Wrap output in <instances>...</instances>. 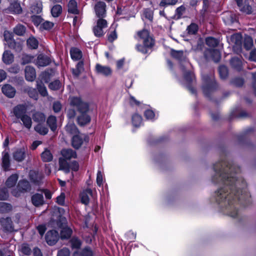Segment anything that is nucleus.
<instances>
[{"instance_id": "obj_1", "label": "nucleus", "mask_w": 256, "mask_h": 256, "mask_svg": "<svg viewBox=\"0 0 256 256\" xmlns=\"http://www.w3.org/2000/svg\"><path fill=\"white\" fill-rule=\"evenodd\" d=\"M213 168L216 174L212 177V182L223 184L216 192V202L222 206L224 204L228 215L236 218L238 216V205L246 208L252 203L246 180L236 176L241 172L240 167L225 157L214 164Z\"/></svg>"}, {"instance_id": "obj_2", "label": "nucleus", "mask_w": 256, "mask_h": 256, "mask_svg": "<svg viewBox=\"0 0 256 256\" xmlns=\"http://www.w3.org/2000/svg\"><path fill=\"white\" fill-rule=\"evenodd\" d=\"M70 106L75 108L80 115L76 118L77 124L80 126H84L90 123L91 117L88 114L90 110V104L84 101L80 96H73L70 98Z\"/></svg>"}, {"instance_id": "obj_3", "label": "nucleus", "mask_w": 256, "mask_h": 256, "mask_svg": "<svg viewBox=\"0 0 256 256\" xmlns=\"http://www.w3.org/2000/svg\"><path fill=\"white\" fill-rule=\"evenodd\" d=\"M137 35L142 42V44H138L136 46V49L144 54L149 55L152 52L156 44L153 35L150 34L149 30L145 28L138 31Z\"/></svg>"}, {"instance_id": "obj_4", "label": "nucleus", "mask_w": 256, "mask_h": 256, "mask_svg": "<svg viewBox=\"0 0 256 256\" xmlns=\"http://www.w3.org/2000/svg\"><path fill=\"white\" fill-rule=\"evenodd\" d=\"M202 90L204 96L212 100V94L218 88V84L214 78L209 75H204L202 78Z\"/></svg>"}, {"instance_id": "obj_5", "label": "nucleus", "mask_w": 256, "mask_h": 256, "mask_svg": "<svg viewBox=\"0 0 256 256\" xmlns=\"http://www.w3.org/2000/svg\"><path fill=\"white\" fill-rule=\"evenodd\" d=\"M31 190L32 186L30 182L26 179H22L18 182L16 188L12 191V194L14 196L18 198L22 194L29 192Z\"/></svg>"}, {"instance_id": "obj_6", "label": "nucleus", "mask_w": 256, "mask_h": 256, "mask_svg": "<svg viewBox=\"0 0 256 256\" xmlns=\"http://www.w3.org/2000/svg\"><path fill=\"white\" fill-rule=\"evenodd\" d=\"M90 140V138L88 135L76 134L72 136L71 139V144L72 148L76 150H78L84 143L86 145Z\"/></svg>"}, {"instance_id": "obj_7", "label": "nucleus", "mask_w": 256, "mask_h": 256, "mask_svg": "<svg viewBox=\"0 0 256 256\" xmlns=\"http://www.w3.org/2000/svg\"><path fill=\"white\" fill-rule=\"evenodd\" d=\"M59 238V234L55 230H48L45 236L46 241L49 246L54 245L58 242Z\"/></svg>"}, {"instance_id": "obj_8", "label": "nucleus", "mask_w": 256, "mask_h": 256, "mask_svg": "<svg viewBox=\"0 0 256 256\" xmlns=\"http://www.w3.org/2000/svg\"><path fill=\"white\" fill-rule=\"evenodd\" d=\"M4 39L8 42V47L16 51L20 52L22 49V45L20 42H16L12 34H9V37L8 38L6 34H4Z\"/></svg>"}, {"instance_id": "obj_9", "label": "nucleus", "mask_w": 256, "mask_h": 256, "mask_svg": "<svg viewBox=\"0 0 256 256\" xmlns=\"http://www.w3.org/2000/svg\"><path fill=\"white\" fill-rule=\"evenodd\" d=\"M204 55L206 59L210 58L215 62H219L221 59L220 52L216 49L207 48L204 50Z\"/></svg>"}, {"instance_id": "obj_10", "label": "nucleus", "mask_w": 256, "mask_h": 256, "mask_svg": "<svg viewBox=\"0 0 256 256\" xmlns=\"http://www.w3.org/2000/svg\"><path fill=\"white\" fill-rule=\"evenodd\" d=\"M28 108L26 104H18L13 108L12 113L16 118L20 119L26 114Z\"/></svg>"}, {"instance_id": "obj_11", "label": "nucleus", "mask_w": 256, "mask_h": 256, "mask_svg": "<svg viewBox=\"0 0 256 256\" xmlns=\"http://www.w3.org/2000/svg\"><path fill=\"white\" fill-rule=\"evenodd\" d=\"M254 131L253 128H250L246 129L243 133L236 136L238 142L240 144H246L249 146L251 144L248 137V134Z\"/></svg>"}, {"instance_id": "obj_12", "label": "nucleus", "mask_w": 256, "mask_h": 256, "mask_svg": "<svg viewBox=\"0 0 256 256\" xmlns=\"http://www.w3.org/2000/svg\"><path fill=\"white\" fill-rule=\"evenodd\" d=\"M94 10L96 16L98 18H104L106 16V4L103 2L96 3Z\"/></svg>"}, {"instance_id": "obj_13", "label": "nucleus", "mask_w": 256, "mask_h": 256, "mask_svg": "<svg viewBox=\"0 0 256 256\" xmlns=\"http://www.w3.org/2000/svg\"><path fill=\"white\" fill-rule=\"evenodd\" d=\"M0 223L4 231L6 232H12L14 231V226L10 217L2 218L0 220Z\"/></svg>"}, {"instance_id": "obj_14", "label": "nucleus", "mask_w": 256, "mask_h": 256, "mask_svg": "<svg viewBox=\"0 0 256 256\" xmlns=\"http://www.w3.org/2000/svg\"><path fill=\"white\" fill-rule=\"evenodd\" d=\"M96 73L102 74L104 76H108L112 75V70L108 66H104L100 64H96L95 66Z\"/></svg>"}, {"instance_id": "obj_15", "label": "nucleus", "mask_w": 256, "mask_h": 256, "mask_svg": "<svg viewBox=\"0 0 256 256\" xmlns=\"http://www.w3.org/2000/svg\"><path fill=\"white\" fill-rule=\"evenodd\" d=\"M2 93L8 98H13L16 93V90L14 87L10 84H5L2 88Z\"/></svg>"}, {"instance_id": "obj_16", "label": "nucleus", "mask_w": 256, "mask_h": 256, "mask_svg": "<svg viewBox=\"0 0 256 256\" xmlns=\"http://www.w3.org/2000/svg\"><path fill=\"white\" fill-rule=\"evenodd\" d=\"M2 166L4 171L9 170L10 166V160L8 150H5L2 152Z\"/></svg>"}, {"instance_id": "obj_17", "label": "nucleus", "mask_w": 256, "mask_h": 256, "mask_svg": "<svg viewBox=\"0 0 256 256\" xmlns=\"http://www.w3.org/2000/svg\"><path fill=\"white\" fill-rule=\"evenodd\" d=\"M51 62V58L48 56L40 54L37 57L36 64L38 67H44L48 66Z\"/></svg>"}, {"instance_id": "obj_18", "label": "nucleus", "mask_w": 256, "mask_h": 256, "mask_svg": "<svg viewBox=\"0 0 256 256\" xmlns=\"http://www.w3.org/2000/svg\"><path fill=\"white\" fill-rule=\"evenodd\" d=\"M26 155V150L24 148H18L12 154L14 160L18 162L24 160Z\"/></svg>"}, {"instance_id": "obj_19", "label": "nucleus", "mask_w": 256, "mask_h": 256, "mask_svg": "<svg viewBox=\"0 0 256 256\" xmlns=\"http://www.w3.org/2000/svg\"><path fill=\"white\" fill-rule=\"evenodd\" d=\"M73 256H94V252L90 246H86L80 250L74 252Z\"/></svg>"}, {"instance_id": "obj_20", "label": "nucleus", "mask_w": 256, "mask_h": 256, "mask_svg": "<svg viewBox=\"0 0 256 256\" xmlns=\"http://www.w3.org/2000/svg\"><path fill=\"white\" fill-rule=\"evenodd\" d=\"M26 80L29 82L34 81L36 77V72L34 68L30 66H27L24 69Z\"/></svg>"}, {"instance_id": "obj_21", "label": "nucleus", "mask_w": 256, "mask_h": 256, "mask_svg": "<svg viewBox=\"0 0 256 256\" xmlns=\"http://www.w3.org/2000/svg\"><path fill=\"white\" fill-rule=\"evenodd\" d=\"M32 204L36 207H38L43 205L44 203L42 194L36 193L31 197Z\"/></svg>"}, {"instance_id": "obj_22", "label": "nucleus", "mask_w": 256, "mask_h": 256, "mask_svg": "<svg viewBox=\"0 0 256 256\" xmlns=\"http://www.w3.org/2000/svg\"><path fill=\"white\" fill-rule=\"evenodd\" d=\"M30 179L34 184L38 185L42 182V176L39 174L38 172L30 170Z\"/></svg>"}, {"instance_id": "obj_23", "label": "nucleus", "mask_w": 256, "mask_h": 256, "mask_svg": "<svg viewBox=\"0 0 256 256\" xmlns=\"http://www.w3.org/2000/svg\"><path fill=\"white\" fill-rule=\"evenodd\" d=\"M92 191L90 188H87L84 190L80 194L81 202L86 206L88 205L90 202V198L88 194L92 195Z\"/></svg>"}, {"instance_id": "obj_24", "label": "nucleus", "mask_w": 256, "mask_h": 256, "mask_svg": "<svg viewBox=\"0 0 256 256\" xmlns=\"http://www.w3.org/2000/svg\"><path fill=\"white\" fill-rule=\"evenodd\" d=\"M72 234V230L71 228L66 226L61 228L60 232V238L62 240L69 239Z\"/></svg>"}, {"instance_id": "obj_25", "label": "nucleus", "mask_w": 256, "mask_h": 256, "mask_svg": "<svg viewBox=\"0 0 256 256\" xmlns=\"http://www.w3.org/2000/svg\"><path fill=\"white\" fill-rule=\"evenodd\" d=\"M61 154L63 156V158L70 160L72 158H76L77 154L75 150L71 149H62L61 151Z\"/></svg>"}, {"instance_id": "obj_26", "label": "nucleus", "mask_w": 256, "mask_h": 256, "mask_svg": "<svg viewBox=\"0 0 256 256\" xmlns=\"http://www.w3.org/2000/svg\"><path fill=\"white\" fill-rule=\"evenodd\" d=\"M70 53L72 59L74 60H80L82 57V52L78 48L76 47L71 48Z\"/></svg>"}, {"instance_id": "obj_27", "label": "nucleus", "mask_w": 256, "mask_h": 256, "mask_svg": "<svg viewBox=\"0 0 256 256\" xmlns=\"http://www.w3.org/2000/svg\"><path fill=\"white\" fill-rule=\"evenodd\" d=\"M54 71L52 68H48L42 72L40 74V78L42 81L46 83H48L50 80L52 76Z\"/></svg>"}, {"instance_id": "obj_28", "label": "nucleus", "mask_w": 256, "mask_h": 256, "mask_svg": "<svg viewBox=\"0 0 256 256\" xmlns=\"http://www.w3.org/2000/svg\"><path fill=\"white\" fill-rule=\"evenodd\" d=\"M230 64L232 68L237 70L240 72L242 69V62L241 60L238 57H233L230 60Z\"/></svg>"}, {"instance_id": "obj_29", "label": "nucleus", "mask_w": 256, "mask_h": 256, "mask_svg": "<svg viewBox=\"0 0 256 256\" xmlns=\"http://www.w3.org/2000/svg\"><path fill=\"white\" fill-rule=\"evenodd\" d=\"M2 61L6 64H12L14 60V56L10 50H5L2 54Z\"/></svg>"}, {"instance_id": "obj_30", "label": "nucleus", "mask_w": 256, "mask_h": 256, "mask_svg": "<svg viewBox=\"0 0 256 256\" xmlns=\"http://www.w3.org/2000/svg\"><path fill=\"white\" fill-rule=\"evenodd\" d=\"M18 174H12L6 180V186L8 188H12L18 182Z\"/></svg>"}, {"instance_id": "obj_31", "label": "nucleus", "mask_w": 256, "mask_h": 256, "mask_svg": "<svg viewBox=\"0 0 256 256\" xmlns=\"http://www.w3.org/2000/svg\"><path fill=\"white\" fill-rule=\"evenodd\" d=\"M68 13L78 14L79 10L78 9V4L76 0H70L68 4Z\"/></svg>"}, {"instance_id": "obj_32", "label": "nucleus", "mask_w": 256, "mask_h": 256, "mask_svg": "<svg viewBox=\"0 0 256 256\" xmlns=\"http://www.w3.org/2000/svg\"><path fill=\"white\" fill-rule=\"evenodd\" d=\"M38 41L34 36H30L26 40L28 48L31 50L37 49L38 46Z\"/></svg>"}, {"instance_id": "obj_33", "label": "nucleus", "mask_w": 256, "mask_h": 256, "mask_svg": "<svg viewBox=\"0 0 256 256\" xmlns=\"http://www.w3.org/2000/svg\"><path fill=\"white\" fill-rule=\"evenodd\" d=\"M9 8L12 14H20L22 12V8L18 2H11Z\"/></svg>"}, {"instance_id": "obj_34", "label": "nucleus", "mask_w": 256, "mask_h": 256, "mask_svg": "<svg viewBox=\"0 0 256 256\" xmlns=\"http://www.w3.org/2000/svg\"><path fill=\"white\" fill-rule=\"evenodd\" d=\"M46 123L52 131H56L57 128V124L56 118L55 116L52 115L49 116L47 118Z\"/></svg>"}, {"instance_id": "obj_35", "label": "nucleus", "mask_w": 256, "mask_h": 256, "mask_svg": "<svg viewBox=\"0 0 256 256\" xmlns=\"http://www.w3.org/2000/svg\"><path fill=\"white\" fill-rule=\"evenodd\" d=\"M41 158L44 162H50L53 159V156L50 150L46 148L41 154Z\"/></svg>"}, {"instance_id": "obj_36", "label": "nucleus", "mask_w": 256, "mask_h": 256, "mask_svg": "<svg viewBox=\"0 0 256 256\" xmlns=\"http://www.w3.org/2000/svg\"><path fill=\"white\" fill-rule=\"evenodd\" d=\"M218 74L222 80H226L228 76V70L224 65H220L218 67Z\"/></svg>"}, {"instance_id": "obj_37", "label": "nucleus", "mask_w": 256, "mask_h": 256, "mask_svg": "<svg viewBox=\"0 0 256 256\" xmlns=\"http://www.w3.org/2000/svg\"><path fill=\"white\" fill-rule=\"evenodd\" d=\"M62 8L60 4H55L51 8L50 12L52 16L54 18L58 17L62 13Z\"/></svg>"}, {"instance_id": "obj_38", "label": "nucleus", "mask_w": 256, "mask_h": 256, "mask_svg": "<svg viewBox=\"0 0 256 256\" xmlns=\"http://www.w3.org/2000/svg\"><path fill=\"white\" fill-rule=\"evenodd\" d=\"M142 116L137 113H135L132 116V122L134 127H140L142 122Z\"/></svg>"}, {"instance_id": "obj_39", "label": "nucleus", "mask_w": 256, "mask_h": 256, "mask_svg": "<svg viewBox=\"0 0 256 256\" xmlns=\"http://www.w3.org/2000/svg\"><path fill=\"white\" fill-rule=\"evenodd\" d=\"M13 31L16 35L23 36L26 33V28L23 24H19L14 28Z\"/></svg>"}, {"instance_id": "obj_40", "label": "nucleus", "mask_w": 256, "mask_h": 256, "mask_svg": "<svg viewBox=\"0 0 256 256\" xmlns=\"http://www.w3.org/2000/svg\"><path fill=\"white\" fill-rule=\"evenodd\" d=\"M171 56L178 60L179 62H182L184 58V52L182 50H176L174 49H172L170 51Z\"/></svg>"}, {"instance_id": "obj_41", "label": "nucleus", "mask_w": 256, "mask_h": 256, "mask_svg": "<svg viewBox=\"0 0 256 256\" xmlns=\"http://www.w3.org/2000/svg\"><path fill=\"white\" fill-rule=\"evenodd\" d=\"M244 82V80L242 78L236 76L232 78L230 82L232 85L238 88L242 87Z\"/></svg>"}, {"instance_id": "obj_42", "label": "nucleus", "mask_w": 256, "mask_h": 256, "mask_svg": "<svg viewBox=\"0 0 256 256\" xmlns=\"http://www.w3.org/2000/svg\"><path fill=\"white\" fill-rule=\"evenodd\" d=\"M205 42L207 46L212 48L216 47L219 44L218 40L212 36L207 37L205 40Z\"/></svg>"}, {"instance_id": "obj_43", "label": "nucleus", "mask_w": 256, "mask_h": 256, "mask_svg": "<svg viewBox=\"0 0 256 256\" xmlns=\"http://www.w3.org/2000/svg\"><path fill=\"white\" fill-rule=\"evenodd\" d=\"M59 166L60 170H64L66 172H70V163L67 162V160L62 158H60Z\"/></svg>"}, {"instance_id": "obj_44", "label": "nucleus", "mask_w": 256, "mask_h": 256, "mask_svg": "<svg viewBox=\"0 0 256 256\" xmlns=\"http://www.w3.org/2000/svg\"><path fill=\"white\" fill-rule=\"evenodd\" d=\"M248 114L244 111L242 110L240 112L236 114L234 110H233L230 114L229 120H230L233 118H244L248 116Z\"/></svg>"}, {"instance_id": "obj_45", "label": "nucleus", "mask_w": 256, "mask_h": 256, "mask_svg": "<svg viewBox=\"0 0 256 256\" xmlns=\"http://www.w3.org/2000/svg\"><path fill=\"white\" fill-rule=\"evenodd\" d=\"M198 30V25L194 22L191 23L186 28V31L188 34L195 35L197 34Z\"/></svg>"}, {"instance_id": "obj_46", "label": "nucleus", "mask_w": 256, "mask_h": 256, "mask_svg": "<svg viewBox=\"0 0 256 256\" xmlns=\"http://www.w3.org/2000/svg\"><path fill=\"white\" fill-rule=\"evenodd\" d=\"M32 118L35 122L42 123L45 122L46 116L42 112H36L33 114Z\"/></svg>"}, {"instance_id": "obj_47", "label": "nucleus", "mask_w": 256, "mask_h": 256, "mask_svg": "<svg viewBox=\"0 0 256 256\" xmlns=\"http://www.w3.org/2000/svg\"><path fill=\"white\" fill-rule=\"evenodd\" d=\"M72 249H79L82 246V242L78 237H72L70 241Z\"/></svg>"}, {"instance_id": "obj_48", "label": "nucleus", "mask_w": 256, "mask_h": 256, "mask_svg": "<svg viewBox=\"0 0 256 256\" xmlns=\"http://www.w3.org/2000/svg\"><path fill=\"white\" fill-rule=\"evenodd\" d=\"M23 123L24 126L28 129H30L32 125L31 118L27 114L20 118Z\"/></svg>"}, {"instance_id": "obj_49", "label": "nucleus", "mask_w": 256, "mask_h": 256, "mask_svg": "<svg viewBox=\"0 0 256 256\" xmlns=\"http://www.w3.org/2000/svg\"><path fill=\"white\" fill-rule=\"evenodd\" d=\"M54 23L48 20L43 21L42 23L40 24V28L43 30H46L49 31L54 26Z\"/></svg>"}, {"instance_id": "obj_50", "label": "nucleus", "mask_w": 256, "mask_h": 256, "mask_svg": "<svg viewBox=\"0 0 256 256\" xmlns=\"http://www.w3.org/2000/svg\"><path fill=\"white\" fill-rule=\"evenodd\" d=\"M36 88L38 92L42 96H46L48 95V92L44 84L42 82H38Z\"/></svg>"}, {"instance_id": "obj_51", "label": "nucleus", "mask_w": 256, "mask_h": 256, "mask_svg": "<svg viewBox=\"0 0 256 256\" xmlns=\"http://www.w3.org/2000/svg\"><path fill=\"white\" fill-rule=\"evenodd\" d=\"M62 86V83L59 80H56L49 84L48 88L52 90H59Z\"/></svg>"}, {"instance_id": "obj_52", "label": "nucleus", "mask_w": 256, "mask_h": 256, "mask_svg": "<svg viewBox=\"0 0 256 256\" xmlns=\"http://www.w3.org/2000/svg\"><path fill=\"white\" fill-rule=\"evenodd\" d=\"M34 129L39 134L43 136L46 134L48 132V129L40 124H38L36 126Z\"/></svg>"}, {"instance_id": "obj_53", "label": "nucleus", "mask_w": 256, "mask_h": 256, "mask_svg": "<svg viewBox=\"0 0 256 256\" xmlns=\"http://www.w3.org/2000/svg\"><path fill=\"white\" fill-rule=\"evenodd\" d=\"M108 40L112 43L118 38V35L116 29L110 30L107 34Z\"/></svg>"}, {"instance_id": "obj_54", "label": "nucleus", "mask_w": 256, "mask_h": 256, "mask_svg": "<svg viewBox=\"0 0 256 256\" xmlns=\"http://www.w3.org/2000/svg\"><path fill=\"white\" fill-rule=\"evenodd\" d=\"M12 210V206L10 204L0 202V212H8Z\"/></svg>"}, {"instance_id": "obj_55", "label": "nucleus", "mask_w": 256, "mask_h": 256, "mask_svg": "<svg viewBox=\"0 0 256 256\" xmlns=\"http://www.w3.org/2000/svg\"><path fill=\"white\" fill-rule=\"evenodd\" d=\"M253 46V40L250 36L244 38V48L247 50L252 48Z\"/></svg>"}, {"instance_id": "obj_56", "label": "nucleus", "mask_w": 256, "mask_h": 256, "mask_svg": "<svg viewBox=\"0 0 256 256\" xmlns=\"http://www.w3.org/2000/svg\"><path fill=\"white\" fill-rule=\"evenodd\" d=\"M42 4L36 3L30 8V11L34 14H40L42 12Z\"/></svg>"}, {"instance_id": "obj_57", "label": "nucleus", "mask_w": 256, "mask_h": 256, "mask_svg": "<svg viewBox=\"0 0 256 256\" xmlns=\"http://www.w3.org/2000/svg\"><path fill=\"white\" fill-rule=\"evenodd\" d=\"M178 2V0H162L159 4L161 7L166 8L169 6H174Z\"/></svg>"}, {"instance_id": "obj_58", "label": "nucleus", "mask_w": 256, "mask_h": 256, "mask_svg": "<svg viewBox=\"0 0 256 256\" xmlns=\"http://www.w3.org/2000/svg\"><path fill=\"white\" fill-rule=\"evenodd\" d=\"M32 20L34 24L38 27L42 23L44 20L40 16L34 15L32 16Z\"/></svg>"}, {"instance_id": "obj_59", "label": "nucleus", "mask_w": 256, "mask_h": 256, "mask_svg": "<svg viewBox=\"0 0 256 256\" xmlns=\"http://www.w3.org/2000/svg\"><path fill=\"white\" fill-rule=\"evenodd\" d=\"M92 31L94 35L97 38L102 37L104 35L103 28L95 26L93 27Z\"/></svg>"}, {"instance_id": "obj_60", "label": "nucleus", "mask_w": 256, "mask_h": 256, "mask_svg": "<svg viewBox=\"0 0 256 256\" xmlns=\"http://www.w3.org/2000/svg\"><path fill=\"white\" fill-rule=\"evenodd\" d=\"M34 57L28 54H23L21 60V64L25 65L26 64L31 62L34 59Z\"/></svg>"}, {"instance_id": "obj_61", "label": "nucleus", "mask_w": 256, "mask_h": 256, "mask_svg": "<svg viewBox=\"0 0 256 256\" xmlns=\"http://www.w3.org/2000/svg\"><path fill=\"white\" fill-rule=\"evenodd\" d=\"M184 80L188 83V84H192L193 74L190 70L186 71L184 75Z\"/></svg>"}, {"instance_id": "obj_62", "label": "nucleus", "mask_w": 256, "mask_h": 256, "mask_svg": "<svg viewBox=\"0 0 256 256\" xmlns=\"http://www.w3.org/2000/svg\"><path fill=\"white\" fill-rule=\"evenodd\" d=\"M9 197L8 190L6 188H4L0 189V200H6Z\"/></svg>"}, {"instance_id": "obj_63", "label": "nucleus", "mask_w": 256, "mask_h": 256, "mask_svg": "<svg viewBox=\"0 0 256 256\" xmlns=\"http://www.w3.org/2000/svg\"><path fill=\"white\" fill-rule=\"evenodd\" d=\"M66 194L64 192H61L60 195L56 198V202L60 206H64L65 204Z\"/></svg>"}, {"instance_id": "obj_64", "label": "nucleus", "mask_w": 256, "mask_h": 256, "mask_svg": "<svg viewBox=\"0 0 256 256\" xmlns=\"http://www.w3.org/2000/svg\"><path fill=\"white\" fill-rule=\"evenodd\" d=\"M186 8L184 5L177 8L175 10V16H176V19H180L182 18L183 12H185Z\"/></svg>"}]
</instances>
